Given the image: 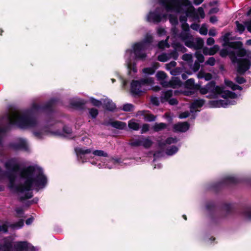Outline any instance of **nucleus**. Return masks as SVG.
<instances>
[{"instance_id": "f257e3e1", "label": "nucleus", "mask_w": 251, "mask_h": 251, "mask_svg": "<svg viewBox=\"0 0 251 251\" xmlns=\"http://www.w3.org/2000/svg\"><path fill=\"white\" fill-rule=\"evenodd\" d=\"M5 167L9 180L8 187L15 191L22 200L32 197V187L39 190L45 187L47 183L42 170L38 166H30L19 170L16 160L11 159L5 162Z\"/></svg>"}, {"instance_id": "f03ea898", "label": "nucleus", "mask_w": 251, "mask_h": 251, "mask_svg": "<svg viewBox=\"0 0 251 251\" xmlns=\"http://www.w3.org/2000/svg\"><path fill=\"white\" fill-rule=\"evenodd\" d=\"M9 123L15 125L22 128H31L34 135L38 138L41 139L46 135H62L64 133L69 134L71 129L68 127L63 129L64 133L56 129L55 126L50 127H43L32 112H23L15 110L7 116Z\"/></svg>"}, {"instance_id": "7ed1b4c3", "label": "nucleus", "mask_w": 251, "mask_h": 251, "mask_svg": "<svg viewBox=\"0 0 251 251\" xmlns=\"http://www.w3.org/2000/svg\"><path fill=\"white\" fill-rule=\"evenodd\" d=\"M185 85L186 88L191 90L199 89L201 94L208 93L207 97L209 98H216L219 97L223 98L210 101L209 105L211 107H226L236 103L235 99L237 98V95L235 93L225 90L223 87L216 86L214 82L208 83L205 87H200L199 85L195 84L193 79L191 78L186 81Z\"/></svg>"}, {"instance_id": "20e7f679", "label": "nucleus", "mask_w": 251, "mask_h": 251, "mask_svg": "<svg viewBox=\"0 0 251 251\" xmlns=\"http://www.w3.org/2000/svg\"><path fill=\"white\" fill-rule=\"evenodd\" d=\"M224 41L223 46L226 48L220 51V55L225 57L229 55L232 61L237 64V71L240 74L244 73L251 65V53L247 54L245 50L241 48L240 42H231L234 39L231 33L228 32L222 36Z\"/></svg>"}, {"instance_id": "39448f33", "label": "nucleus", "mask_w": 251, "mask_h": 251, "mask_svg": "<svg viewBox=\"0 0 251 251\" xmlns=\"http://www.w3.org/2000/svg\"><path fill=\"white\" fill-rule=\"evenodd\" d=\"M160 3L164 9L157 8L154 12H150L147 16V20L149 22L157 23L166 21L167 13H178L184 12L187 16H195V8L189 0H160Z\"/></svg>"}, {"instance_id": "423d86ee", "label": "nucleus", "mask_w": 251, "mask_h": 251, "mask_svg": "<svg viewBox=\"0 0 251 251\" xmlns=\"http://www.w3.org/2000/svg\"><path fill=\"white\" fill-rule=\"evenodd\" d=\"M152 40V36L151 34H147L143 42L136 43L133 46V51L130 50L126 51L125 54L126 63L128 70V73L130 75L132 72H137L136 63L132 61L133 58L136 60H145L146 54L144 51L149 47Z\"/></svg>"}, {"instance_id": "0eeeda50", "label": "nucleus", "mask_w": 251, "mask_h": 251, "mask_svg": "<svg viewBox=\"0 0 251 251\" xmlns=\"http://www.w3.org/2000/svg\"><path fill=\"white\" fill-rule=\"evenodd\" d=\"M180 21L182 23V32L180 35L181 38L185 41V45L188 47H193L196 49H200L203 47L204 42L201 38L196 39L195 42H192L191 40V36L189 34V26L186 23V17L185 16L180 17Z\"/></svg>"}, {"instance_id": "6e6552de", "label": "nucleus", "mask_w": 251, "mask_h": 251, "mask_svg": "<svg viewBox=\"0 0 251 251\" xmlns=\"http://www.w3.org/2000/svg\"><path fill=\"white\" fill-rule=\"evenodd\" d=\"M153 83L151 77L144 78L141 81L133 80L131 83V92L133 95H139L149 89Z\"/></svg>"}, {"instance_id": "1a4fd4ad", "label": "nucleus", "mask_w": 251, "mask_h": 251, "mask_svg": "<svg viewBox=\"0 0 251 251\" xmlns=\"http://www.w3.org/2000/svg\"><path fill=\"white\" fill-rule=\"evenodd\" d=\"M167 76L166 74L163 71H159L156 74L157 80L160 81V84L163 87H171L176 88L181 85L182 83L181 81L177 77H173L169 82L166 81L165 79Z\"/></svg>"}, {"instance_id": "9d476101", "label": "nucleus", "mask_w": 251, "mask_h": 251, "mask_svg": "<svg viewBox=\"0 0 251 251\" xmlns=\"http://www.w3.org/2000/svg\"><path fill=\"white\" fill-rule=\"evenodd\" d=\"M75 151L78 157L80 158H82V156L85 154H89L91 152L94 155L96 156L104 157H108V154L106 152L100 150H97L92 151V150L90 149L77 148Z\"/></svg>"}, {"instance_id": "9b49d317", "label": "nucleus", "mask_w": 251, "mask_h": 251, "mask_svg": "<svg viewBox=\"0 0 251 251\" xmlns=\"http://www.w3.org/2000/svg\"><path fill=\"white\" fill-rule=\"evenodd\" d=\"M175 50L170 54H162L158 57V59L161 62H166L169 59L173 58L176 59L177 58L178 54L177 51L181 50L182 47L179 44H174Z\"/></svg>"}, {"instance_id": "f8f14e48", "label": "nucleus", "mask_w": 251, "mask_h": 251, "mask_svg": "<svg viewBox=\"0 0 251 251\" xmlns=\"http://www.w3.org/2000/svg\"><path fill=\"white\" fill-rule=\"evenodd\" d=\"M14 251H35L34 247L26 242H17L14 244Z\"/></svg>"}, {"instance_id": "ddd939ff", "label": "nucleus", "mask_w": 251, "mask_h": 251, "mask_svg": "<svg viewBox=\"0 0 251 251\" xmlns=\"http://www.w3.org/2000/svg\"><path fill=\"white\" fill-rule=\"evenodd\" d=\"M172 95L173 93L171 90L163 92L160 97V101L161 102L168 101L171 105L176 104L177 103V100L174 98L171 99Z\"/></svg>"}, {"instance_id": "4468645a", "label": "nucleus", "mask_w": 251, "mask_h": 251, "mask_svg": "<svg viewBox=\"0 0 251 251\" xmlns=\"http://www.w3.org/2000/svg\"><path fill=\"white\" fill-rule=\"evenodd\" d=\"M152 144V141L149 138H140L132 143L133 146H143L145 148L150 147Z\"/></svg>"}, {"instance_id": "2eb2a0df", "label": "nucleus", "mask_w": 251, "mask_h": 251, "mask_svg": "<svg viewBox=\"0 0 251 251\" xmlns=\"http://www.w3.org/2000/svg\"><path fill=\"white\" fill-rule=\"evenodd\" d=\"M189 128V125L186 122L178 123L174 126V129L175 131L185 132Z\"/></svg>"}, {"instance_id": "dca6fc26", "label": "nucleus", "mask_w": 251, "mask_h": 251, "mask_svg": "<svg viewBox=\"0 0 251 251\" xmlns=\"http://www.w3.org/2000/svg\"><path fill=\"white\" fill-rule=\"evenodd\" d=\"M219 50V47L218 45H215L211 48L205 47L203 49V53L206 55H212L215 54Z\"/></svg>"}, {"instance_id": "f3484780", "label": "nucleus", "mask_w": 251, "mask_h": 251, "mask_svg": "<svg viewBox=\"0 0 251 251\" xmlns=\"http://www.w3.org/2000/svg\"><path fill=\"white\" fill-rule=\"evenodd\" d=\"M204 104V100H198L194 101L190 107L191 112L193 113L198 111V109L201 107Z\"/></svg>"}, {"instance_id": "a211bd4d", "label": "nucleus", "mask_w": 251, "mask_h": 251, "mask_svg": "<svg viewBox=\"0 0 251 251\" xmlns=\"http://www.w3.org/2000/svg\"><path fill=\"white\" fill-rule=\"evenodd\" d=\"M138 115H143L144 116V118L146 121H153L155 120V117L152 114H151L149 113L147 111H139L138 113Z\"/></svg>"}, {"instance_id": "6ab92c4d", "label": "nucleus", "mask_w": 251, "mask_h": 251, "mask_svg": "<svg viewBox=\"0 0 251 251\" xmlns=\"http://www.w3.org/2000/svg\"><path fill=\"white\" fill-rule=\"evenodd\" d=\"M159 67V64L157 62L154 63L151 67L146 68L143 70V73L148 75H152L154 71Z\"/></svg>"}, {"instance_id": "aec40b11", "label": "nucleus", "mask_w": 251, "mask_h": 251, "mask_svg": "<svg viewBox=\"0 0 251 251\" xmlns=\"http://www.w3.org/2000/svg\"><path fill=\"white\" fill-rule=\"evenodd\" d=\"M15 149H21L26 150L27 143L26 141L23 139H19L17 141L16 145L14 147Z\"/></svg>"}, {"instance_id": "412c9836", "label": "nucleus", "mask_w": 251, "mask_h": 251, "mask_svg": "<svg viewBox=\"0 0 251 251\" xmlns=\"http://www.w3.org/2000/svg\"><path fill=\"white\" fill-rule=\"evenodd\" d=\"M111 125L113 127L119 129H124L126 127V124L120 121L113 122L111 123Z\"/></svg>"}, {"instance_id": "4be33fe9", "label": "nucleus", "mask_w": 251, "mask_h": 251, "mask_svg": "<svg viewBox=\"0 0 251 251\" xmlns=\"http://www.w3.org/2000/svg\"><path fill=\"white\" fill-rule=\"evenodd\" d=\"M128 126L129 128L137 130L140 128V125L135 119H132L128 122Z\"/></svg>"}, {"instance_id": "5701e85b", "label": "nucleus", "mask_w": 251, "mask_h": 251, "mask_svg": "<svg viewBox=\"0 0 251 251\" xmlns=\"http://www.w3.org/2000/svg\"><path fill=\"white\" fill-rule=\"evenodd\" d=\"M199 78H204L205 80H209L212 78V75L209 73H206L201 71L197 75Z\"/></svg>"}, {"instance_id": "b1692460", "label": "nucleus", "mask_w": 251, "mask_h": 251, "mask_svg": "<svg viewBox=\"0 0 251 251\" xmlns=\"http://www.w3.org/2000/svg\"><path fill=\"white\" fill-rule=\"evenodd\" d=\"M105 108L108 110L112 111L115 108V104L109 99H105L104 101Z\"/></svg>"}, {"instance_id": "393cba45", "label": "nucleus", "mask_w": 251, "mask_h": 251, "mask_svg": "<svg viewBox=\"0 0 251 251\" xmlns=\"http://www.w3.org/2000/svg\"><path fill=\"white\" fill-rule=\"evenodd\" d=\"M225 83L226 86L231 88L233 90L237 89L242 90V88L240 86L234 84L232 81L226 79H225Z\"/></svg>"}, {"instance_id": "a878e982", "label": "nucleus", "mask_w": 251, "mask_h": 251, "mask_svg": "<svg viewBox=\"0 0 251 251\" xmlns=\"http://www.w3.org/2000/svg\"><path fill=\"white\" fill-rule=\"evenodd\" d=\"M11 245V241L10 239H5L2 246L4 249L2 251H11L10 248Z\"/></svg>"}, {"instance_id": "bb28decb", "label": "nucleus", "mask_w": 251, "mask_h": 251, "mask_svg": "<svg viewBox=\"0 0 251 251\" xmlns=\"http://www.w3.org/2000/svg\"><path fill=\"white\" fill-rule=\"evenodd\" d=\"M166 127V125L164 123H156L155 124L152 128L155 131H160Z\"/></svg>"}, {"instance_id": "cd10ccee", "label": "nucleus", "mask_w": 251, "mask_h": 251, "mask_svg": "<svg viewBox=\"0 0 251 251\" xmlns=\"http://www.w3.org/2000/svg\"><path fill=\"white\" fill-rule=\"evenodd\" d=\"M178 150V148L176 146L171 147L170 149L167 150L166 153L169 155H172L176 153Z\"/></svg>"}, {"instance_id": "c85d7f7f", "label": "nucleus", "mask_w": 251, "mask_h": 251, "mask_svg": "<svg viewBox=\"0 0 251 251\" xmlns=\"http://www.w3.org/2000/svg\"><path fill=\"white\" fill-rule=\"evenodd\" d=\"M8 225L7 222H0V232H6Z\"/></svg>"}, {"instance_id": "c756f323", "label": "nucleus", "mask_w": 251, "mask_h": 251, "mask_svg": "<svg viewBox=\"0 0 251 251\" xmlns=\"http://www.w3.org/2000/svg\"><path fill=\"white\" fill-rule=\"evenodd\" d=\"M205 16V14L204 12V10L202 7H199L198 9L197 13V18H204Z\"/></svg>"}, {"instance_id": "7c9ffc66", "label": "nucleus", "mask_w": 251, "mask_h": 251, "mask_svg": "<svg viewBox=\"0 0 251 251\" xmlns=\"http://www.w3.org/2000/svg\"><path fill=\"white\" fill-rule=\"evenodd\" d=\"M195 56L197 58V60L199 63H202L204 61V57L203 55L199 51L195 53Z\"/></svg>"}, {"instance_id": "2f4dec72", "label": "nucleus", "mask_w": 251, "mask_h": 251, "mask_svg": "<svg viewBox=\"0 0 251 251\" xmlns=\"http://www.w3.org/2000/svg\"><path fill=\"white\" fill-rule=\"evenodd\" d=\"M169 20H170V23L173 25H176V24H177V22H178L177 18V17L176 16H174L170 14V17H169Z\"/></svg>"}, {"instance_id": "473e14b6", "label": "nucleus", "mask_w": 251, "mask_h": 251, "mask_svg": "<svg viewBox=\"0 0 251 251\" xmlns=\"http://www.w3.org/2000/svg\"><path fill=\"white\" fill-rule=\"evenodd\" d=\"M89 113L92 118H95L98 114V111L95 108H91L89 110Z\"/></svg>"}, {"instance_id": "72a5a7b5", "label": "nucleus", "mask_w": 251, "mask_h": 251, "mask_svg": "<svg viewBox=\"0 0 251 251\" xmlns=\"http://www.w3.org/2000/svg\"><path fill=\"white\" fill-rule=\"evenodd\" d=\"M24 225V221L21 220L19 221L17 223L12 225L11 226L13 228L18 229L22 227Z\"/></svg>"}, {"instance_id": "f704fd0d", "label": "nucleus", "mask_w": 251, "mask_h": 251, "mask_svg": "<svg viewBox=\"0 0 251 251\" xmlns=\"http://www.w3.org/2000/svg\"><path fill=\"white\" fill-rule=\"evenodd\" d=\"M199 32L201 35H205L207 34V27L205 25H203L201 26V27L200 28Z\"/></svg>"}, {"instance_id": "c9c22d12", "label": "nucleus", "mask_w": 251, "mask_h": 251, "mask_svg": "<svg viewBox=\"0 0 251 251\" xmlns=\"http://www.w3.org/2000/svg\"><path fill=\"white\" fill-rule=\"evenodd\" d=\"M158 48L160 49H164V48H168L169 45L167 43V40L160 42L158 44Z\"/></svg>"}, {"instance_id": "e433bc0d", "label": "nucleus", "mask_w": 251, "mask_h": 251, "mask_svg": "<svg viewBox=\"0 0 251 251\" xmlns=\"http://www.w3.org/2000/svg\"><path fill=\"white\" fill-rule=\"evenodd\" d=\"M133 106L132 104L127 103L123 106V109L126 111H129L132 110Z\"/></svg>"}, {"instance_id": "4c0bfd02", "label": "nucleus", "mask_w": 251, "mask_h": 251, "mask_svg": "<svg viewBox=\"0 0 251 251\" xmlns=\"http://www.w3.org/2000/svg\"><path fill=\"white\" fill-rule=\"evenodd\" d=\"M182 59L185 61L192 62V55L190 54H185L182 56Z\"/></svg>"}, {"instance_id": "58836bf2", "label": "nucleus", "mask_w": 251, "mask_h": 251, "mask_svg": "<svg viewBox=\"0 0 251 251\" xmlns=\"http://www.w3.org/2000/svg\"><path fill=\"white\" fill-rule=\"evenodd\" d=\"M176 65L175 61H172L169 64H166V68L167 70H171L172 68L175 67Z\"/></svg>"}, {"instance_id": "ea45409f", "label": "nucleus", "mask_w": 251, "mask_h": 251, "mask_svg": "<svg viewBox=\"0 0 251 251\" xmlns=\"http://www.w3.org/2000/svg\"><path fill=\"white\" fill-rule=\"evenodd\" d=\"M181 72V69L178 68H175L170 70V73L173 75H176L179 74Z\"/></svg>"}, {"instance_id": "a19ab883", "label": "nucleus", "mask_w": 251, "mask_h": 251, "mask_svg": "<svg viewBox=\"0 0 251 251\" xmlns=\"http://www.w3.org/2000/svg\"><path fill=\"white\" fill-rule=\"evenodd\" d=\"M90 101L95 106H100L101 104V102L97 100L94 98H90Z\"/></svg>"}, {"instance_id": "79ce46f5", "label": "nucleus", "mask_w": 251, "mask_h": 251, "mask_svg": "<svg viewBox=\"0 0 251 251\" xmlns=\"http://www.w3.org/2000/svg\"><path fill=\"white\" fill-rule=\"evenodd\" d=\"M177 140L176 138L170 137L166 140V143L167 144H171L172 143H176Z\"/></svg>"}, {"instance_id": "37998d69", "label": "nucleus", "mask_w": 251, "mask_h": 251, "mask_svg": "<svg viewBox=\"0 0 251 251\" xmlns=\"http://www.w3.org/2000/svg\"><path fill=\"white\" fill-rule=\"evenodd\" d=\"M236 24L237 26V30L241 33L243 32L244 30V26L242 24H240L239 22L236 21Z\"/></svg>"}, {"instance_id": "c03bdc74", "label": "nucleus", "mask_w": 251, "mask_h": 251, "mask_svg": "<svg viewBox=\"0 0 251 251\" xmlns=\"http://www.w3.org/2000/svg\"><path fill=\"white\" fill-rule=\"evenodd\" d=\"M215 63V59L214 57H210L205 62V64L213 66Z\"/></svg>"}, {"instance_id": "a18cd8bd", "label": "nucleus", "mask_w": 251, "mask_h": 251, "mask_svg": "<svg viewBox=\"0 0 251 251\" xmlns=\"http://www.w3.org/2000/svg\"><path fill=\"white\" fill-rule=\"evenodd\" d=\"M157 33L159 36H162L165 34V30L162 27H158L157 29Z\"/></svg>"}, {"instance_id": "49530a36", "label": "nucleus", "mask_w": 251, "mask_h": 251, "mask_svg": "<svg viewBox=\"0 0 251 251\" xmlns=\"http://www.w3.org/2000/svg\"><path fill=\"white\" fill-rule=\"evenodd\" d=\"M150 128V126L148 124H144L143 125L141 128L142 133H145L147 132Z\"/></svg>"}, {"instance_id": "de8ad7c7", "label": "nucleus", "mask_w": 251, "mask_h": 251, "mask_svg": "<svg viewBox=\"0 0 251 251\" xmlns=\"http://www.w3.org/2000/svg\"><path fill=\"white\" fill-rule=\"evenodd\" d=\"M151 102L155 105H159V100L157 98L155 97H152L151 98Z\"/></svg>"}, {"instance_id": "09e8293b", "label": "nucleus", "mask_w": 251, "mask_h": 251, "mask_svg": "<svg viewBox=\"0 0 251 251\" xmlns=\"http://www.w3.org/2000/svg\"><path fill=\"white\" fill-rule=\"evenodd\" d=\"M214 39L212 38H208L206 41V43L208 45L211 46L214 44Z\"/></svg>"}, {"instance_id": "8fccbe9b", "label": "nucleus", "mask_w": 251, "mask_h": 251, "mask_svg": "<svg viewBox=\"0 0 251 251\" xmlns=\"http://www.w3.org/2000/svg\"><path fill=\"white\" fill-rule=\"evenodd\" d=\"M217 32L215 28H211L209 31V35L211 36H215L216 35Z\"/></svg>"}, {"instance_id": "3c124183", "label": "nucleus", "mask_w": 251, "mask_h": 251, "mask_svg": "<svg viewBox=\"0 0 251 251\" xmlns=\"http://www.w3.org/2000/svg\"><path fill=\"white\" fill-rule=\"evenodd\" d=\"M245 25L247 28L248 30L251 32V20L246 22Z\"/></svg>"}, {"instance_id": "603ef678", "label": "nucleus", "mask_w": 251, "mask_h": 251, "mask_svg": "<svg viewBox=\"0 0 251 251\" xmlns=\"http://www.w3.org/2000/svg\"><path fill=\"white\" fill-rule=\"evenodd\" d=\"M188 116H189L188 112H184L181 113L179 115V117L180 119H183V118H185L188 117Z\"/></svg>"}, {"instance_id": "864d4df0", "label": "nucleus", "mask_w": 251, "mask_h": 251, "mask_svg": "<svg viewBox=\"0 0 251 251\" xmlns=\"http://www.w3.org/2000/svg\"><path fill=\"white\" fill-rule=\"evenodd\" d=\"M236 81L239 84H242L245 81V80L243 77L238 76L236 78Z\"/></svg>"}, {"instance_id": "5fc2aeb1", "label": "nucleus", "mask_w": 251, "mask_h": 251, "mask_svg": "<svg viewBox=\"0 0 251 251\" xmlns=\"http://www.w3.org/2000/svg\"><path fill=\"white\" fill-rule=\"evenodd\" d=\"M200 67V65L199 63L197 62H196L195 63V64H194V66H193V70L195 72H196V71H197L199 69Z\"/></svg>"}, {"instance_id": "6e6d98bb", "label": "nucleus", "mask_w": 251, "mask_h": 251, "mask_svg": "<svg viewBox=\"0 0 251 251\" xmlns=\"http://www.w3.org/2000/svg\"><path fill=\"white\" fill-rule=\"evenodd\" d=\"M217 21V18L216 16H212L210 18V22L213 24L215 23Z\"/></svg>"}, {"instance_id": "4d7b16f0", "label": "nucleus", "mask_w": 251, "mask_h": 251, "mask_svg": "<svg viewBox=\"0 0 251 251\" xmlns=\"http://www.w3.org/2000/svg\"><path fill=\"white\" fill-rule=\"evenodd\" d=\"M246 216L249 219H251V209H249L246 212Z\"/></svg>"}, {"instance_id": "13d9d810", "label": "nucleus", "mask_w": 251, "mask_h": 251, "mask_svg": "<svg viewBox=\"0 0 251 251\" xmlns=\"http://www.w3.org/2000/svg\"><path fill=\"white\" fill-rule=\"evenodd\" d=\"M191 28L193 29H194V30H198L199 28V25H197V24H193V25H191Z\"/></svg>"}, {"instance_id": "bf43d9fd", "label": "nucleus", "mask_w": 251, "mask_h": 251, "mask_svg": "<svg viewBox=\"0 0 251 251\" xmlns=\"http://www.w3.org/2000/svg\"><path fill=\"white\" fill-rule=\"evenodd\" d=\"M218 11V9L217 8H214L211 9L209 11V13H210V14L216 13H217Z\"/></svg>"}, {"instance_id": "052dcab7", "label": "nucleus", "mask_w": 251, "mask_h": 251, "mask_svg": "<svg viewBox=\"0 0 251 251\" xmlns=\"http://www.w3.org/2000/svg\"><path fill=\"white\" fill-rule=\"evenodd\" d=\"M203 1V0H194V3L196 5H199Z\"/></svg>"}, {"instance_id": "680f3d73", "label": "nucleus", "mask_w": 251, "mask_h": 251, "mask_svg": "<svg viewBox=\"0 0 251 251\" xmlns=\"http://www.w3.org/2000/svg\"><path fill=\"white\" fill-rule=\"evenodd\" d=\"M33 218H29L26 221V224L27 225H30L32 222H33Z\"/></svg>"}, {"instance_id": "e2e57ef3", "label": "nucleus", "mask_w": 251, "mask_h": 251, "mask_svg": "<svg viewBox=\"0 0 251 251\" xmlns=\"http://www.w3.org/2000/svg\"><path fill=\"white\" fill-rule=\"evenodd\" d=\"M82 140L83 141H85V140H86V144H89L91 143V141H90V140L87 137H85V138H83Z\"/></svg>"}, {"instance_id": "0e129e2a", "label": "nucleus", "mask_w": 251, "mask_h": 251, "mask_svg": "<svg viewBox=\"0 0 251 251\" xmlns=\"http://www.w3.org/2000/svg\"><path fill=\"white\" fill-rule=\"evenodd\" d=\"M165 117L167 119H168V120H171V117L170 116V114H168V113H166L165 115Z\"/></svg>"}, {"instance_id": "69168bd1", "label": "nucleus", "mask_w": 251, "mask_h": 251, "mask_svg": "<svg viewBox=\"0 0 251 251\" xmlns=\"http://www.w3.org/2000/svg\"><path fill=\"white\" fill-rule=\"evenodd\" d=\"M16 211H17V213L19 215L21 214L23 212L22 209H17L16 210Z\"/></svg>"}, {"instance_id": "338daca9", "label": "nucleus", "mask_w": 251, "mask_h": 251, "mask_svg": "<svg viewBox=\"0 0 251 251\" xmlns=\"http://www.w3.org/2000/svg\"><path fill=\"white\" fill-rule=\"evenodd\" d=\"M110 162L113 164H115L117 162V161L115 159H112L110 160Z\"/></svg>"}, {"instance_id": "774afa93", "label": "nucleus", "mask_w": 251, "mask_h": 251, "mask_svg": "<svg viewBox=\"0 0 251 251\" xmlns=\"http://www.w3.org/2000/svg\"><path fill=\"white\" fill-rule=\"evenodd\" d=\"M246 44L248 45H251V39L247 41Z\"/></svg>"}]
</instances>
